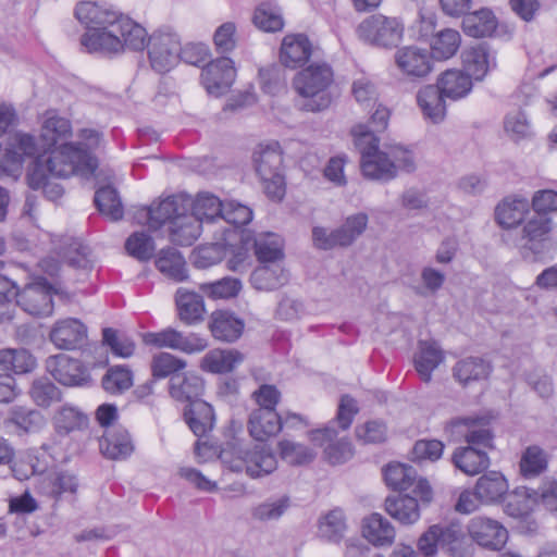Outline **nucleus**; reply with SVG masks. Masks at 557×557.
<instances>
[{"label":"nucleus","instance_id":"nucleus-24","mask_svg":"<svg viewBox=\"0 0 557 557\" xmlns=\"http://www.w3.org/2000/svg\"><path fill=\"white\" fill-rule=\"evenodd\" d=\"M50 341L60 349H75L87 337L86 326L77 319L58 321L50 332Z\"/></svg>","mask_w":557,"mask_h":557},{"label":"nucleus","instance_id":"nucleus-27","mask_svg":"<svg viewBox=\"0 0 557 557\" xmlns=\"http://www.w3.org/2000/svg\"><path fill=\"white\" fill-rule=\"evenodd\" d=\"M37 368L36 357L26 348L0 349V370L3 374L24 375Z\"/></svg>","mask_w":557,"mask_h":557},{"label":"nucleus","instance_id":"nucleus-4","mask_svg":"<svg viewBox=\"0 0 557 557\" xmlns=\"http://www.w3.org/2000/svg\"><path fill=\"white\" fill-rule=\"evenodd\" d=\"M355 145L361 154V171L366 177L384 182L396 177V164L389 159L387 150L379 149L375 135L355 131Z\"/></svg>","mask_w":557,"mask_h":557},{"label":"nucleus","instance_id":"nucleus-63","mask_svg":"<svg viewBox=\"0 0 557 557\" xmlns=\"http://www.w3.org/2000/svg\"><path fill=\"white\" fill-rule=\"evenodd\" d=\"M278 450L281 458L292 466L306 465L314 458L310 448L288 440L278 442Z\"/></svg>","mask_w":557,"mask_h":557},{"label":"nucleus","instance_id":"nucleus-38","mask_svg":"<svg viewBox=\"0 0 557 557\" xmlns=\"http://www.w3.org/2000/svg\"><path fill=\"white\" fill-rule=\"evenodd\" d=\"M384 507L392 518L405 525L416 523L421 516L417 498L410 495L388 496Z\"/></svg>","mask_w":557,"mask_h":557},{"label":"nucleus","instance_id":"nucleus-52","mask_svg":"<svg viewBox=\"0 0 557 557\" xmlns=\"http://www.w3.org/2000/svg\"><path fill=\"white\" fill-rule=\"evenodd\" d=\"M528 211V199L522 197L506 198L496 207L495 215L503 227L510 228L520 224Z\"/></svg>","mask_w":557,"mask_h":557},{"label":"nucleus","instance_id":"nucleus-26","mask_svg":"<svg viewBox=\"0 0 557 557\" xmlns=\"http://www.w3.org/2000/svg\"><path fill=\"white\" fill-rule=\"evenodd\" d=\"M244 327V321L231 311L216 310L211 313L209 329L212 336L220 342L237 341L242 336Z\"/></svg>","mask_w":557,"mask_h":557},{"label":"nucleus","instance_id":"nucleus-9","mask_svg":"<svg viewBox=\"0 0 557 557\" xmlns=\"http://www.w3.org/2000/svg\"><path fill=\"white\" fill-rule=\"evenodd\" d=\"M385 483L395 491L411 490L420 498L421 504L428 505L433 498V492L425 479L418 478L412 466L391 462L383 469Z\"/></svg>","mask_w":557,"mask_h":557},{"label":"nucleus","instance_id":"nucleus-16","mask_svg":"<svg viewBox=\"0 0 557 557\" xmlns=\"http://www.w3.org/2000/svg\"><path fill=\"white\" fill-rule=\"evenodd\" d=\"M394 58L397 67L410 77H425L433 69L431 52L416 46L398 49Z\"/></svg>","mask_w":557,"mask_h":557},{"label":"nucleus","instance_id":"nucleus-31","mask_svg":"<svg viewBox=\"0 0 557 557\" xmlns=\"http://www.w3.org/2000/svg\"><path fill=\"white\" fill-rule=\"evenodd\" d=\"M248 428L255 440L263 442L282 430V420L276 410L257 408L250 413Z\"/></svg>","mask_w":557,"mask_h":557},{"label":"nucleus","instance_id":"nucleus-10","mask_svg":"<svg viewBox=\"0 0 557 557\" xmlns=\"http://www.w3.org/2000/svg\"><path fill=\"white\" fill-rule=\"evenodd\" d=\"M467 533L472 543L494 552L502 550L509 537L508 530L498 520L486 516L472 517Z\"/></svg>","mask_w":557,"mask_h":557},{"label":"nucleus","instance_id":"nucleus-20","mask_svg":"<svg viewBox=\"0 0 557 557\" xmlns=\"http://www.w3.org/2000/svg\"><path fill=\"white\" fill-rule=\"evenodd\" d=\"M289 281V273L283 262H260L250 274L251 286L260 292L276 290Z\"/></svg>","mask_w":557,"mask_h":557},{"label":"nucleus","instance_id":"nucleus-35","mask_svg":"<svg viewBox=\"0 0 557 557\" xmlns=\"http://www.w3.org/2000/svg\"><path fill=\"white\" fill-rule=\"evenodd\" d=\"M203 382L194 373H177L170 379V394L178 401H186L188 405L201 400Z\"/></svg>","mask_w":557,"mask_h":557},{"label":"nucleus","instance_id":"nucleus-57","mask_svg":"<svg viewBox=\"0 0 557 557\" xmlns=\"http://www.w3.org/2000/svg\"><path fill=\"white\" fill-rule=\"evenodd\" d=\"M252 22L256 27L268 33L278 32L284 27L281 9L269 2L261 3L256 8Z\"/></svg>","mask_w":557,"mask_h":557},{"label":"nucleus","instance_id":"nucleus-2","mask_svg":"<svg viewBox=\"0 0 557 557\" xmlns=\"http://www.w3.org/2000/svg\"><path fill=\"white\" fill-rule=\"evenodd\" d=\"M417 548L424 557H434L440 550L448 557H473L475 553L471 539L457 520L430 525L419 536Z\"/></svg>","mask_w":557,"mask_h":557},{"label":"nucleus","instance_id":"nucleus-33","mask_svg":"<svg viewBox=\"0 0 557 557\" xmlns=\"http://www.w3.org/2000/svg\"><path fill=\"white\" fill-rule=\"evenodd\" d=\"M72 126L67 119L48 113L41 127L40 138L37 139L40 153H46L55 147L58 141L67 138Z\"/></svg>","mask_w":557,"mask_h":557},{"label":"nucleus","instance_id":"nucleus-18","mask_svg":"<svg viewBox=\"0 0 557 557\" xmlns=\"http://www.w3.org/2000/svg\"><path fill=\"white\" fill-rule=\"evenodd\" d=\"M74 14L88 30L94 27H115L121 13L107 3L82 1L77 3Z\"/></svg>","mask_w":557,"mask_h":557},{"label":"nucleus","instance_id":"nucleus-17","mask_svg":"<svg viewBox=\"0 0 557 557\" xmlns=\"http://www.w3.org/2000/svg\"><path fill=\"white\" fill-rule=\"evenodd\" d=\"M46 368L54 380L66 386L82 385L87 379V371L81 361L64 354L50 356Z\"/></svg>","mask_w":557,"mask_h":557},{"label":"nucleus","instance_id":"nucleus-14","mask_svg":"<svg viewBox=\"0 0 557 557\" xmlns=\"http://www.w3.org/2000/svg\"><path fill=\"white\" fill-rule=\"evenodd\" d=\"M16 305L29 315L49 317L53 312L51 287L41 281L30 283L20 290Z\"/></svg>","mask_w":557,"mask_h":557},{"label":"nucleus","instance_id":"nucleus-37","mask_svg":"<svg viewBox=\"0 0 557 557\" xmlns=\"http://www.w3.org/2000/svg\"><path fill=\"white\" fill-rule=\"evenodd\" d=\"M244 361V355L236 349H212L201 359L200 368L210 373H228Z\"/></svg>","mask_w":557,"mask_h":557},{"label":"nucleus","instance_id":"nucleus-54","mask_svg":"<svg viewBox=\"0 0 557 557\" xmlns=\"http://www.w3.org/2000/svg\"><path fill=\"white\" fill-rule=\"evenodd\" d=\"M58 256L73 268L87 269L90 265V249L77 238H63Z\"/></svg>","mask_w":557,"mask_h":557},{"label":"nucleus","instance_id":"nucleus-44","mask_svg":"<svg viewBox=\"0 0 557 557\" xmlns=\"http://www.w3.org/2000/svg\"><path fill=\"white\" fill-rule=\"evenodd\" d=\"M451 460L456 468L468 475H475L490 466L487 454L473 446L457 448Z\"/></svg>","mask_w":557,"mask_h":557},{"label":"nucleus","instance_id":"nucleus-46","mask_svg":"<svg viewBox=\"0 0 557 557\" xmlns=\"http://www.w3.org/2000/svg\"><path fill=\"white\" fill-rule=\"evenodd\" d=\"M475 491L481 503L493 504L500 500L508 492V483L503 473L488 471L478 479Z\"/></svg>","mask_w":557,"mask_h":557},{"label":"nucleus","instance_id":"nucleus-49","mask_svg":"<svg viewBox=\"0 0 557 557\" xmlns=\"http://www.w3.org/2000/svg\"><path fill=\"white\" fill-rule=\"evenodd\" d=\"M437 84L446 98L451 100L466 97L472 89V79L459 70L445 71L437 79Z\"/></svg>","mask_w":557,"mask_h":557},{"label":"nucleus","instance_id":"nucleus-19","mask_svg":"<svg viewBox=\"0 0 557 557\" xmlns=\"http://www.w3.org/2000/svg\"><path fill=\"white\" fill-rule=\"evenodd\" d=\"M312 54V44L305 34H287L280 48V62L289 69L302 66Z\"/></svg>","mask_w":557,"mask_h":557},{"label":"nucleus","instance_id":"nucleus-56","mask_svg":"<svg viewBox=\"0 0 557 557\" xmlns=\"http://www.w3.org/2000/svg\"><path fill=\"white\" fill-rule=\"evenodd\" d=\"M547 454L537 445L528 446L519 462L520 473L523 478L530 479L540 475L547 468Z\"/></svg>","mask_w":557,"mask_h":557},{"label":"nucleus","instance_id":"nucleus-53","mask_svg":"<svg viewBox=\"0 0 557 557\" xmlns=\"http://www.w3.org/2000/svg\"><path fill=\"white\" fill-rule=\"evenodd\" d=\"M537 505L534 490L521 486L512 491L506 498L504 511L512 518H525Z\"/></svg>","mask_w":557,"mask_h":557},{"label":"nucleus","instance_id":"nucleus-41","mask_svg":"<svg viewBox=\"0 0 557 557\" xmlns=\"http://www.w3.org/2000/svg\"><path fill=\"white\" fill-rule=\"evenodd\" d=\"M255 163L260 178L281 174L283 157L280 144L273 141L267 145H259L258 150L255 151Z\"/></svg>","mask_w":557,"mask_h":557},{"label":"nucleus","instance_id":"nucleus-21","mask_svg":"<svg viewBox=\"0 0 557 557\" xmlns=\"http://www.w3.org/2000/svg\"><path fill=\"white\" fill-rule=\"evenodd\" d=\"M183 202L184 199L181 196H171L160 202H153L150 207L144 209L143 212L149 230L158 231L166 222H170V225H172L173 220L183 211H186Z\"/></svg>","mask_w":557,"mask_h":557},{"label":"nucleus","instance_id":"nucleus-25","mask_svg":"<svg viewBox=\"0 0 557 557\" xmlns=\"http://www.w3.org/2000/svg\"><path fill=\"white\" fill-rule=\"evenodd\" d=\"M77 488V478L66 471L48 473L39 484L40 493L55 500L74 498Z\"/></svg>","mask_w":557,"mask_h":557},{"label":"nucleus","instance_id":"nucleus-6","mask_svg":"<svg viewBox=\"0 0 557 557\" xmlns=\"http://www.w3.org/2000/svg\"><path fill=\"white\" fill-rule=\"evenodd\" d=\"M40 154L37 138L28 133H15L0 156V178L16 181L23 173L27 158Z\"/></svg>","mask_w":557,"mask_h":557},{"label":"nucleus","instance_id":"nucleus-15","mask_svg":"<svg viewBox=\"0 0 557 557\" xmlns=\"http://www.w3.org/2000/svg\"><path fill=\"white\" fill-rule=\"evenodd\" d=\"M79 42L88 53H98L106 57L122 53L119 35L111 26L94 27L86 30L81 36Z\"/></svg>","mask_w":557,"mask_h":557},{"label":"nucleus","instance_id":"nucleus-62","mask_svg":"<svg viewBox=\"0 0 557 557\" xmlns=\"http://www.w3.org/2000/svg\"><path fill=\"white\" fill-rule=\"evenodd\" d=\"M87 423V417L77 408L64 405L54 416V425L59 433L67 434L83 428Z\"/></svg>","mask_w":557,"mask_h":557},{"label":"nucleus","instance_id":"nucleus-13","mask_svg":"<svg viewBox=\"0 0 557 557\" xmlns=\"http://www.w3.org/2000/svg\"><path fill=\"white\" fill-rule=\"evenodd\" d=\"M236 78L234 62L227 57L218 58L201 71V82L209 95L219 97L224 95Z\"/></svg>","mask_w":557,"mask_h":557},{"label":"nucleus","instance_id":"nucleus-28","mask_svg":"<svg viewBox=\"0 0 557 557\" xmlns=\"http://www.w3.org/2000/svg\"><path fill=\"white\" fill-rule=\"evenodd\" d=\"M101 454L111 460H121L129 457L134 445L128 432L122 428L107 430L99 440Z\"/></svg>","mask_w":557,"mask_h":557},{"label":"nucleus","instance_id":"nucleus-55","mask_svg":"<svg viewBox=\"0 0 557 557\" xmlns=\"http://www.w3.org/2000/svg\"><path fill=\"white\" fill-rule=\"evenodd\" d=\"M461 44V36L458 30L444 28L433 35L430 41L431 54L437 60H447L454 57Z\"/></svg>","mask_w":557,"mask_h":557},{"label":"nucleus","instance_id":"nucleus-61","mask_svg":"<svg viewBox=\"0 0 557 557\" xmlns=\"http://www.w3.org/2000/svg\"><path fill=\"white\" fill-rule=\"evenodd\" d=\"M133 385V374L124 366L110 368L102 377L103 388L113 395L122 394Z\"/></svg>","mask_w":557,"mask_h":557},{"label":"nucleus","instance_id":"nucleus-11","mask_svg":"<svg viewBox=\"0 0 557 557\" xmlns=\"http://www.w3.org/2000/svg\"><path fill=\"white\" fill-rule=\"evenodd\" d=\"M143 341L148 346L169 348L185 354L200 352L208 346L207 341L198 334L189 333L185 335L173 327H166L159 332H148L144 334Z\"/></svg>","mask_w":557,"mask_h":557},{"label":"nucleus","instance_id":"nucleus-3","mask_svg":"<svg viewBox=\"0 0 557 557\" xmlns=\"http://www.w3.org/2000/svg\"><path fill=\"white\" fill-rule=\"evenodd\" d=\"M334 82L332 67L323 63H312L299 71L293 81L296 92L302 98L300 109L306 112H320L332 102L329 88Z\"/></svg>","mask_w":557,"mask_h":557},{"label":"nucleus","instance_id":"nucleus-30","mask_svg":"<svg viewBox=\"0 0 557 557\" xmlns=\"http://www.w3.org/2000/svg\"><path fill=\"white\" fill-rule=\"evenodd\" d=\"M492 372V366L481 357H466L453 368L454 379L462 386L486 380Z\"/></svg>","mask_w":557,"mask_h":557},{"label":"nucleus","instance_id":"nucleus-23","mask_svg":"<svg viewBox=\"0 0 557 557\" xmlns=\"http://www.w3.org/2000/svg\"><path fill=\"white\" fill-rule=\"evenodd\" d=\"M336 432L332 428L315 430L311 433V441L320 446H324V454L327 461L332 465H341L352 457V447L349 441H334Z\"/></svg>","mask_w":557,"mask_h":557},{"label":"nucleus","instance_id":"nucleus-12","mask_svg":"<svg viewBox=\"0 0 557 557\" xmlns=\"http://www.w3.org/2000/svg\"><path fill=\"white\" fill-rule=\"evenodd\" d=\"M238 461L231 466L233 471H243L252 478L258 479L272 473L277 468L275 455L262 445H255L251 448H239L237 450Z\"/></svg>","mask_w":557,"mask_h":557},{"label":"nucleus","instance_id":"nucleus-22","mask_svg":"<svg viewBox=\"0 0 557 557\" xmlns=\"http://www.w3.org/2000/svg\"><path fill=\"white\" fill-rule=\"evenodd\" d=\"M463 66L467 75L472 79L480 81L496 67V54L486 45L479 44L470 47L462 54Z\"/></svg>","mask_w":557,"mask_h":557},{"label":"nucleus","instance_id":"nucleus-36","mask_svg":"<svg viewBox=\"0 0 557 557\" xmlns=\"http://www.w3.org/2000/svg\"><path fill=\"white\" fill-rule=\"evenodd\" d=\"M5 426H14L18 434L38 432L45 425L40 411L26 406H13L3 421Z\"/></svg>","mask_w":557,"mask_h":557},{"label":"nucleus","instance_id":"nucleus-43","mask_svg":"<svg viewBox=\"0 0 557 557\" xmlns=\"http://www.w3.org/2000/svg\"><path fill=\"white\" fill-rule=\"evenodd\" d=\"M362 535L376 546L389 545L395 539L392 523L380 513H372L363 519Z\"/></svg>","mask_w":557,"mask_h":557},{"label":"nucleus","instance_id":"nucleus-42","mask_svg":"<svg viewBox=\"0 0 557 557\" xmlns=\"http://www.w3.org/2000/svg\"><path fill=\"white\" fill-rule=\"evenodd\" d=\"M184 417L193 433L198 437L206 435L213 428V408L202 399L187 405Z\"/></svg>","mask_w":557,"mask_h":557},{"label":"nucleus","instance_id":"nucleus-59","mask_svg":"<svg viewBox=\"0 0 557 557\" xmlns=\"http://www.w3.org/2000/svg\"><path fill=\"white\" fill-rule=\"evenodd\" d=\"M242 288L240 280L230 276L214 282L199 284L200 292L211 299H228L236 297Z\"/></svg>","mask_w":557,"mask_h":557},{"label":"nucleus","instance_id":"nucleus-29","mask_svg":"<svg viewBox=\"0 0 557 557\" xmlns=\"http://www.w3.org/2000/svg\"><path fill=\"white\" fill-rule=\"evenodd\" d=\"M485 418L458 417L448 422L451 429L465 426L466 441L473 447H492L493 434Z\"/></svg>","mask_w":557,"mask_h":557},{"label":"nucleus","instance_id":"nucleus-1","mask_svg":"<svg viewBox=\"0 0 557 557\" xmlns=\"http://www.w3.org/2000/svg\"><path fill=\"white\" fill-rule=\"evenodd\" d=\"M96 161L73 144H62L50 151L47 160L36 158L26 173L33 190L40 189L51 177H69L74 173L94 174Z\"/></svg>","mask_w":557,"mask_h":557},{"label":"nucleus","instance_id":"nucleus-60","mask_svg":"<svg viewBox=\"0 0 557 557\" xmlns=\"http://www.w3.org/2000/svg\"><path fill=\"white\" fill-rule=\"evenodd\" d=\"M29 397L39 407L47 408L61 399L60 389L47 377L33 381Z\"/></svg>","mask_w":557,"mask_h":557},{"label":"nucleus","instance_id":"nucleus-50","mask_svg":"<svg viewBox=\"0 0 557 557\" xmlns=\"http://www.w3.org/2000/svg\"><path fill=\"white\" fill-rule=\"evenodd\" d=\"M224 202L211 193L202 191L197 195L191 205V214L203 224L221 221Z\"/></svg>","mask_w":557,"mask_h":557},{"label":"nucleus","instance_id":"nucleus-7","mask_svg":"<svg viewBox=\"0 0 557 557\" xmlns=\"http://www.w3.org/2000/svg\"><path fill=\"white\" fill-rule=\"evenodd\" d=\"M368 215L359 212L346 218L344 223L329 232L325 227L315 226L312 230V239L317 248L323 250L336 247H348L360 237L367 228Z\"/></svg>","mask_w":557,"mask_h":557},{"label":"nucleus","instance_id":"nucleus-34","mask_svg":"<svg viewBox=\"0 0 557 557\" xmlns=\"http://www.w3.org/2000/svg\"><path fill=\"white\" fill-rule=\"evenodd\" d=\"M175 304L180 320L186 325H194L203 320L206 309L201 295L178 288L175 294Z\"/></svg>","mask_w":557,"mask_h":557},{"label":"nucleus","instance_id":"nucleus-8","mask_svg":"<svg viewBox=\"0 0 557 557\" xmlns=\"http://www.w3.org/2000/svg\"><path fill=\"white\" fill-rule=\"evenodd\" d=\"M150 67L159 74H165L176 66L180 61L182 42L173 30H157L146 45Z\"/></svg>","mask_w":557,"mask_h":557},{"label":"nucleus","instance_id":"nucleus-51","mask_svg":"<svg viewBox=\"0 0 557 557\" xmlns=\"http://www.w3.org/2000/svg\"><path fill=\"white\" fill-rule=\"evenodd\" d=\"M497 21L488 9H481L463 16L462 27L467 35L480 38L491 36L496 29Z\"/></svg>","mask_w":557,"mask_h":557},{"label":"nucleus","instance_id":"nucleus-64","mask_svg":"<svg viewBox=\"0 0 557 557\" xmlns=\"http://www.w3.org/2000/svg\"><path fill=\"white\" fill-rule=\"evenodd\" d=\"M102 342L109 346L114 356L128 358L135 351L134 341L124 333L107 327L102 332Z\"/></svg>","mask_w":557,"mask_h":557},{"label":"nucleus","instance_id":"nucleus-48","mask_svg":"<svg viewBox=\"0 0 557 557\" xmlns=\"http://www.w3.org/2000/svg\"><path fill=\"white\" fill-rule=\"evenodd\" d=\"M251 245L259 262H283V240L273 233L251 236Z\"/></svg>","mask_w":557,"mask_h":557},{"label":"nucleus","instance_id":"nucleus-58","mask_svg":"<svg viewBox=\"0 0 557 557\" xmlns=\"http://www.w3.org/2000/svg\"><path fill=\"white\" fill-rule=\"evenodd\" d=\"M94 201L100 213L112 221H117L123 218L124 209L117 191L113 187L106 186L99 188L95 194Z\"/></svg>","mask_w":557,"mask_h":557},{"label":"nucleus","instance_id":"nucleus-47","mask_svg":"<svg viewBox=\"0 0 557 557\" xmlns=\"http://www.w3.org/2000/svg\"><path fill=\"white\" fill-rule=\"evenodd\" d=\"M444 355L436 343L420 342L419 351L414 357V367L424 382H430L432 372L442 363Z\"/></svg>","mask_w":557,"mask_h":557},{"label":"nucleus","instance_id":"nucleus-32","mask_svg":"<svg viewBox=\"0 0 557 557\" xmlns=\"http://www.w3.org/2000/svg\"><path fill=\"white\" fill-rule=\"evenodd\" d=\"M445 98L438 84L424 86L417 94L419 108L424 117L433 123L442 122L446 115Z\"/></svg>","mask_w":557,"mask_h":557},{"label":"nucleus","instance_id":"nucleus-39","mask_svg":"<svg viewBox=\"0 0 557 557\" xmlns=\"http://www.w3.org/2000/svg\"><path fill=\"white\" fill-rule=\"evenodd\" d=\"M114 26L113 30H116L122 44V52L125 49L140 51L146 47L147 30L140 24L121 13Z\"/></svg>","mask_w":557,"mask_h":557},{"label":"nucleus","instance_id":"nucleus-45","mask_svg":"<svg viewBox=\"0 0 557 557\" xmlns=\"http://www.w3.org/2000/svg\"><path fill=\"white\" fill-rule=\"evenodd\" d=\"M157 269L168 278L174 282H183L188 278L186 261L175 248H163L156 258Z\"/></svg>","mask_w":557,"mask_h":557},{"label":"nucleus","instance_id":"nucleus-5","mask_svg":"<svg viewBox=\"0 0 557 557\" xmlns=\"http://www.w3.org/2000/svg\"><path fill=\"white\" fill-rule=\"evenodd\" d=\"M404 29V24L398 17L377 13L366 17L356 32L359 39L366 44L391 49L403 40Z\"/></svg>","mask_w":557,"mask_h":557},{"label":"nucleus","instance_id":"nucleus-40","mask_svg":"<svg viewBox=\"0 0 557 557\" xmlns=\"http://www.w3.org/2000/svg\"><path fill=\"white\" fill-rule=\"evenodd\" d=\"M200 222L195 215L183 211L170 225V239L180 246H191L201 233Z\"/></svg>","mask_w":557,"mask_h":557}]
</instances>
